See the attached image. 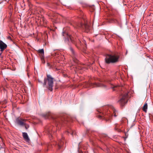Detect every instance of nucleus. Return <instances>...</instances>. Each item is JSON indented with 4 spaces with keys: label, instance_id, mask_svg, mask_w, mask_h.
<instances>
[{
    "label": "nucleus",
    "instance_id": "obj_28",
    "mask_svg": "<svg viewBox=\"0 0 153 153\" xmlns=\"http://www.w3.org/2000/svg\"><path fill=\"white\" fill-rule=\"evenodd\" d=\"M10 41H11L12 42H13V41L11 40V37H10Z\"/></svg>",
    "mask_w": 153,
    "mask_h": 153
},
{
    "label": "nucleus",
    "instance_id": "obj_27",
    "mask_svg": "<svg viewBox=\"0 0 153 153\" xmlns=\"http://www.w3.org/2000/svg\"><path fill=\"white\" fill-rule=\"evenodd\" d=\"M116 21L117 22V23H118V24H120V22H118V21H117L116 20Z\"/></svg>",
    "mask_w": 153,
    "mask_h": 153
},
{
    "label": "nucleus",
    "instance_id": "obj_15",
    "mask_svg": "<svg viewBox=\"0 0 153 153\" xmlns=\"http://www.w3.org/2000/svg\"><path fill=\"white\" fill-rule=\"evenodd\" d=\"M38 52L39 53L40 56H44V51L43 49L38 50Z\"/></svg>",
    "mask_w": 153,
    "mask_h": 153
},
{
    "label": "nucleus",
    "instance_id": "obj_25",
    "mask_svg": "<svg viewBox=\"0 0 153 153\" xmlns=\"http://www.w3.org/2000/svg\"><path fill=\"white\" fill-rule=\"evenodd\" d=\"M12 106H13V107H15L16 106V105H14V104H13L12 103Z\"/></svg>",
    "mask_w": 153,
    "mask_h": 153
},
{
    "label": "nucleus",
    "instance_id": "obj_4",
    "mask_svg": "<svg viewBox=\"0 0 153 153\" xmlns=\"http://www.w3.org/2000/svg\"><path fill=\"white\" fill-rule=\"evenodd\" d=\"M62 35L65 36V42H68V44L69 45H70V42L76 44V45H81V42L79 40H78V41L76 42L74 40L72 36L71 35H69L68 33L63 32L62 33Z\"/></svg>",
    "mask_w": 153,
    "mask_h": 153
},
{
    "label": "nucleus",
    "instance_id": "obj_10",
    "mask_svg": "<svg viewBox=\"0 0 153 153\" xmlns=\"http://www.w3.org/2000/svg\"><path fill=\"white\" fill-rule=\"evenodd\" d=\"M80 26L83 28L85 29V31L88 32L90 30V27L87 23H85L84 24H81Z\"/></svg>",
    "mask_w": 153,
    "mask_h": 153
},
{
    "label": "nucleus",
    "instance_id": "obj_24",
    "mask_svg": "<svg viewBox=\"0 0 153 153\" xmlns=\"http://www.w3.org/2000/svg\"><path fill=\"white\" fill-rule=\"evenodd\" d=\"M50 147H51V146L50 145V144H48V149Z\"/></svg>",
    "mask_w": 153,
    "mask_h": 153
},
{
    "label": "nucleus",
    "instance_id": "obj_5",
    "mask_svg": "<svg viewBox=\"0 0 153 153\" xmlns=\"http://www.w3.org/2000/svg\"><path fill=\"white\" fill-rule=\"evenodd\" d=\"M128 93H126L122 96V97L118 100V102L122 106H123L128 101Z\"/></svg>",
    "mask_w": 153,
    "mask_h": 153
},
{
    "label": "nucleus",
    "instance_id": "obj_22",
    "mask_svg": "<svg viewBox=\"0 0 153 153\" xmlns=\"http://www.w3.org/2000/svg\"><path fill=\"white\" fill-rule=\"evenodd\" d=\"M24 126H25V127L26 129H27L29 127V125L28 124H26V123L25 125H24Z\"/></svg>",
    "mask_w": 153,
    "mask_h": 153
},
{
    "label": "nucleus",
    "instance_id": "obj_21",
    "mask_svg": "<svg viewBox=\"0 0 153 153\" xmlns=\"http://www.w3.org/2000/svg\"><path fill=\"white\" fill-rule=\"evenodd\" d=\"M40 57L41 58V61L42 63L43 64H45V60L44 59V56H43V57L40 56Z\"/></svg>",
    "mask_w": 153,
    "mask_h": 153
},
{
    "label": "nucleus",
    "instance_id": "obj_31",
    "mask_svg": "<svg viewBox=\"0 0 153 153\" xmlns=\"http://www.w3.org/2000/svg\"><path fill=\"white\" fill-rule=\"evenodd\" d=\"M11 6H10V9H11Z\"/></svg>",
    "mask_w": 153,
    "mask_h": 153
},
{
    "label": "nucleus",
    "instance_id": "obj_3",
    "mask_svg": "<svg viewBox=\"0 0 153 153\" xmlns=\"http://www.w3.org/2000/svg\"><path fill=\"white\" fill-rule=\"evenodd\" d=\"M100 114L98 115L97 116L100 119L105 120L106 122H111V119L112 116V114L110 113V111H108L107 113L105 114L103 112L102 113L99 111H97Z\"/></svg>",
    "mask_w": 153,
    "mask_h": 153
},
{
    "label": "nucleus",
    "instance_id": "obj_26",
    "mask_svg": "<svg viewBox=\"0 0 153 153\" xmlns=\"http://www.w3.org/2000/svg\"><path fill=\"white\" fill-rule=\"evenodd\" d=\"M38 81H39V82L40 83H42V82H41V81H40L39 80Z\"/></svg>",
    "mask_w": 153,
    "mask_h": 153
},
{
    "label": "nucleus",
    "instance_id": "obj_11",
    "mask_svg": "<svg viewBox=\"0 0 153 153\" xmlns=\"http://www.w3.org/2000/svg\"><path fill=\"white\" fill-rule=\"evenodd\" d=\"M42 116L45 119H48L51 118L53 119L52 114L49 112H48L45 114H42Z\"/></svg>",
    "mask_w": 153,
    "mask_h": 153
},
{
    "label": "nucleus",
    "instance_id": "obj_16",
    "mask_svg": "<svg viewBox=\"0 0 153 153\" xmlns=\"http://www.w3.org/2000/svg\"><path fill=\"white\" fill-rule=\"evenodd\" d=\"M23 137L24 139L27 140H29L28 136L27 133L23 132L22 133Z\"/></svg>",
    "mask_w": 153,
    "mask_h": 153
},
{
    "label": "nucleus",
    "instance_id": "obj_14",
    "mask_svg": "<svg viewBox=\"0 0 153 153\" xmlns=\"http://www.w3.org/2000/svg\"><path fill=\"white\" fill-rule=\"evenodd\" d=\"M92 85H93V87H105V86L104 85H102L100 83H92Z\"/></svg>",
    "mask_w": 153,
    "mask_h": 153
},
{
    "label": "nucleus",
    "instance_id": "obj_19",
    "mask_svg": "<svg viewBox=\"0 0 153 153\" xmlns=\"http://www.w3.org/2000/svg\"><path fill=\"white\" fill-rule=\"evenodd\" d=\"M53 63L52 62L51 63H50L49 62H47V66L50 68H51L53 67Z\"/></svg>",
    "mask_w": 153,
    "mask_h": 153
},
{
    "label": "nucleus",
    "instance_id": "obj_20",
    "mask_svg": "<svg viewBox=\"0 0 153 153\" xmlns=\"http://www.w3.org/2000/svg\"><path fill=\"white\" fill-rule=\"evenodd\" d=\"M113 111L114 114V116L115 117H117L118 114L117 111L114 108L113 109Z\"/></svg>",
    "mask_w": 153,
    "mask_h": 153
},
{
    "label": "nucleus",
    "instance_id": "obj_12",
    "mask_svg": "<svg viewBox=\"0 0 153 153\" xmlns=\"http://www.w3.org/2000/svg\"><path fill=\"white\" fill-rule=\"evenodd\" d=\"M26 120V119H18L17 120V123L19 125L21 126H24V125H25V122Z\"/></svg>",
    "mask_w": 153,
    "mask_h": 153
},
{
    "label": "nucleus",
    "instance_id": "obj_9",
    "mask_svg": "<svg viewBox=\"0 0 153 153\" xmlns=\"http://www.w3.org/2000/svg\"><path fill=\"white\" fill-rule=\"evenodd\" d=\"M64 142L62 140H60L58 142H55L53 143V145L57 146L58 147V149H60L63 146Z\"/></svg>",
    "mask_w": 153,
    "mask_h": 153
},
{
    "label": "nucleus",
    "instance_id": "obj_6",
    "mask_svg": "<svg viewBox=\"0 0 153 153\" xmlns=\"http://www.w3.org/2000/svg\"><path fill=\"white\" fill-rule=\"evenodd\" d=\"M70 50L72 53L73 61L74 62V65H75L79 62L78 60L75 57L76 54L73 49L71 47L70 48Z\"/></svg>",
    "mask_w": 153,
    "mask_h": 153
},
{
    "label": "nucleus",
    "instance_id": "obj_13",
    "mask_svg": "<svg viewBox=\"0 0 153 153\" xmlns=\"http://www.w3.org/2000/svg\"><path fill=\"white\" fill-rule=\"evenodd\" d=\"M7 47V45L2 41L0 40V49L1 51H3Z\"/></svg>",
    "mask_w": 153,
    "mask_h": 153
},
{
    "label": "nucleus",
    "instance_id": "obj_7",
    "mask_svg": "<svg viewBox=\"0 0 153 153\" xmlns=\"http://www.w3.org/2000/svg\"><path fill=\"white\" fill-rule=\"evenodd\" d=\"M54 121L56 123V124L57 125L56 127L62 125L63 123H65L63 119L61 118H56L55 119Z\"/></svg>",
    "mask_w": 153,
    "mask_h": 153
},
{
    "label": "nucleus",
    "instance_id": "obj_2",
    "mask_svg": "<svg viewBox=\"0 0 153 153\" xmlns=\"http://www.w3.org/2000/svg\"><path fill=\"white\" fill-rule=\"evenodd\" d=\"M119 57L115 54H108L105 55V62L108 64L116 63L118 62Z\"/></svg>",
    "mask_w": 153,
    "mask_h": 153
},
{
    "label": "nucleus",
    "instance_id": "obj_8",
    "mask_svg": "<svg viewBox=\"0 0 153 153\" xmlns=\"http://www.w3.org/2000/svg\"><path fill=\"white\" fill-rule=\"evenodd\" d=\"M53 126L49 125L46 127L45 131L48 132V134H51L52 136V132L54 131L53 130Z\"/></svg>",
    "mask_w": 153,
    "mask_h": 153
},
{
    "label": "nucleus",
    "instance_id": "obj_18",
    "mask_svg": "<svg viewBox=\"0 0 153 153\" xmlns=\"http://www.w3.org/2000/svg\"><path fill=\"white\" fill-rule=\"evenodd\" d=\"M147 103L145 104L144 105L143 108V110L145 112H147Z\"/></svg>",
    "mask_w": 153,
    "mask_h": 153
},
{
    "label": "nucleus",
    "instance_id": "obj_23",
    "mask_svg": "<svg viewBox=\"0 0 153 153\" xmlns=\"http://www.w3.org/2000/svg\"><path fill=\"white\" fill-rule=\"evenodd\" d=\"M113 86H112L111 88H116L117 87V85H112Z\"/></svg>",
    "mask_w": 153,
    "mask_h": 153
},
{
    "label": "nucleus",
    "instance_id": "obj_17",
    "mask_svg": "<svg viewBox=\"0 0 153 153\" xmlns=\"http://www.w3.org/2000/svg\"><path fill=\"white\" fill-rule=\"evenodd\" d=\"M74 132L71 129H68L67 131L65 132L67 134H71L73 135L74 133Z\"/></svg>",
    "mask_w": 153,
    "mask_h": 153
},
{
    "label": "nucleus",
    "instance_id": "obj_30",
    "mask_svg": "<svg viewBox=\"0 0 153 153\" xmlns=\"http://www.w3.org/2000/svg\"><path fill=\"white\" fill-rule=\"evenodd\" d=\"M8 39H9V38H10V36H8Z\"/></svg>",
    "mask_w": 153,
    "mask_h": 153
},
{
    "label": "nucleus",
    "instance_id": "obj_1",
    "mask_svg": "<svg viewBox=\"0 0 153 153\" xmlns=\"http://www.w3.org/2000/svg\"><path fill=\"white\" fill-rule=\"evenodd\" d=\"M46 76L47 78L44 79L43 86L46 87L49 90L51 91L53 90L54 78L49 74H47Z\"/></svg>",
    "mask_w": 153,
    "mask_h": 153
},
{
    "label": "nucleus",
    "instance_id": "obj_29",
    "mask_svg": "<svg viewBox=\"0 0 153 153\" xmlns=\"http://www.w3.org/2000/svg\"><path fill=\"white\" fill-rule=\"evenodd\" d=\"M84 42L85 44L86 43V42L85 41V40H84Z\"/></svg>",
    "mask_w": 153,
    "mask_h": 153
}]
</instances>
